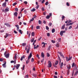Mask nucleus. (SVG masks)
Instances as JSON below:
<instances>
[{
    "mask_svg": "<svg viewBox=\"0 0 78 78\" xmlns=\"http://www.w3.org/2000/svg\"><path fill=\"white\" fill-rule=\"evenodd\" d=\"M31 56H32V53H31L29 55V56H28V60H27L26 61V64H27L29 62V61H30V59L31 58Z\"/></svg>",
    "mask_w": 78,
    "mask_h": 78,
    "instance_id": "f257e3e1",
    "label": "nucleus"
},
{
    "mask_svg": "<svg viewBox=\"0 0 78 78\" xmlns=\"http://www.w3.org/2000/svg\"><path fill=\"white\" fill-rule=\"evenodd\" d=\"M52 66V64H51V62L50 61H48V65L47 66L48 67L50 68V67H51V66Z\"/></svg>",
    "mask_w": 78,
    "mask_h": 78,
    "instance_id": "f03ea898",
    "label": "nucleus"
},
{
    "mask_svg": "<svg viewBox=\"0 0 78 78\" xmlns=\"http://www.w3.org/2000/svg\"><path fill=\"white\" fill-rule=\"evenodd\" d=\"M66 61L68 62L69 61H70L71 60V59H72V57H69L68 59V57H66Z\"/></svg>",
    "mask_w": 78,
    "mask_h": 78,
    "instance_id": "7ed1b4c3",
    "label": "nucleus"
},
{
    "mask_svg": "<svg viewBox=\"0 0 78 78\" xmlns=\"http://www.w3.org/2000/svg\"><path fill=\"white\" fill-rule=\"evenodd\" d=\"M66 33V31L62 30L60 32V34L61 36H62V35H63V33Z\"/></svg>",
    "mask_w": 78,
    "mask_h": 78,
    "instance_id": "20e7f679",
    "label": "nucleus"
},
{
    "mask_svg": "<svg viewBox=\"0 0 78 78\" xmlns=\"http://www.w3.org/2000/svg\"><path fill=\"white\" fill-rule=\"evenodd\" d=\"M20 64H18L16 65H16L14 66V67H16V69H19V67H20Z\"/></svg>",
    "mask_w": 78,
    "mask_h": 78,
    "instance_id": "39448f33",
    "label": "nucleus"
},
{
    "mask_svg": "<svg viewBox=\"0 0 78 78\" xmlns=\"http://www.w3.org/2000/svg\"><path fill=\"white\" fill-rule=\"evenodd\" d=\"M6 51L4 53V55L5 57H6V58H9V54L6 55Z\"/></svg>",
    "mask_w": 78,
    "mask_h": 78,
    "instance_id": "423d86ee",
    "label": "nucleus"
},
{
    "mask_svg": "<svg viewBox=\"0 0 78 78\" xmlns=\"http://www.w3.org/2000/svg\"><path fill=\"white\" fill-rule=\"evenodd\" d=\"M6 62H5L4 63L2 64V66L4 68H6Z\"/></svg>",
    "mask_w": 78,
    "mask_h": 78,
    "instance_id": "0eeeda50",
    "label": "nucleus"
},
{
    "mask_svg": "<svg viewBox=\"0 0 78 78\" xmlns=\"http://www.w3.org/2000/svg\"><path fill=\"white\" fill-rule=\"evenodd\" d=\"M9 36V34H8L7 33H6L5 34V35L4 36V37H5V38H6V37H8V36Z\"/></svg>",
    "mask_w": 78,
    "mask_h": 78,
    "instance_id": "6e6552de",
    "label": "nucleus"
},
{
    "mask_svg": "<svg viewBox=\"0 0 78 78\" xmlns=\"http://www.w3.org/2000/svg\"><path fill=\"white\" fill-rule=\"evenodd\" d=\"M6 2H5L2 5V6H3V7H5V6H6Z\"/></svg>",
    "mask_w": 78,
    "mask_h": 78,
    "instance_id": "1a4fd4ad",
    "label": "nucleus"
},
{
    "mask_svg": "<svg viewBox=\"0 0 78 78\" xmlns=\"http://www.w3.org/2000/svg\"><path fill=\"white\" fill-rule=\"evenodd\" d=\"M4 25H6V26L8 27H11V26L9 25V24L8 23H5L4 24Z\"/></svg>",
    "mask_w": 78,
    "mask_h": 78,
    "instance_id": "9d476101",
    "label": "nucleus"
},
{
    "mask_svg": "<svg viewBox=\"0 0 78 78\" xmlns=\"http://www.w3.org/2000/svg\"><path fill=\"white\" fill-rule=\"evenodd\" d=\"M42 44H43V47H45V45H47V44L44 43V42H43L42 43Z\"/></svg>",
    "mask_w": 78,
    "mask_h": 78,
    "instance_id": "9b49d317",
    "label": "nucleus"
},
{
    "mask_svg": "<svg viewBox=\"0 0 78 78\" xmlns=\"http://www.w3.org/2000/svg\"><path fill=\"white\" fill-rule=\"evenodd\" d=\"M67 69H68V70H69V69H71V66H70V65H69L68 66H67Z\"/></svg>",
    "mask_w": 78,
    "mask_h": 78,
    "instance_id": "f8f14e48",
    "label": "nucleus"
},
{
    "mask_svg": "<svg viewBox=\"0 0 78 78\" xmlns=\"http://www.w3.org/2000/svg\"><path fill=\"white\" fill-rule=\"evenodd\" d=\"M18 13L17 12H15L14 14V16H15L16 17H17V14H18Z\"/></svg>",
    "mask_w": 78,
    "mask_h": 78,
    "instance_id": "ddd939ff",
    "label": "nucleus"
},
{
    "mask_svg": "<svg viewBox=\"0 0 78 78\" xmlns=\"http://www.w3.org/2000/svg\"><path fill=\"white\" fill-rule=\"evenodd\" d=\"M24 58H25V55H23L21 58V59H20L21 61H22V60H23V59H24Z\"/></svg>",
    "mask_w": 78,
    "mask_h": 78,
    "instance_id": "4468645a",
    "label": "nucleus"
},
{
    "mask_svg": "<svg viewBox=\"0 0 78 78\" xmlns=\"http://www.w3.org/2000/svg\"><path fill=\"white\" fill-rule=\"evenodd\" d=\"M58 53H59V55H61V56H62V57H63L64 58V56H63V55L62 54V53H61V52H58Z\"/></svg>",
    "mask_w": 78,
    "mask_h": 78,
    "instance_id": "2eb2a0df",
    "label": "nucleus"
},
{
    "mask_svg": "<svg viewBox=\"0 0 78 78\" xmlns=\"http://www.w3.org/2000/svg\"><path fill=\"white\" fill-rule=\"evenodd\" d=\"M41 57H42V58H44V54L43 52H42L41 54Z\"/></svg>",
    "mask_w": 78,
    "mask_h": 78,
    "instance_id": "dca6fc26",
    "label": "nucleus"
},
{
    "mask_svg": "<svg viewBox=\"0 0 78 78\" xmlns=\"http://www.w3.org/2000/svg\"><path fill=\"white\" fill-rule=\"evenodd\" d=\"M50 16L49 15H48L46 17V19H50Z\"/></svg>",
    "mask_w": 78,
    "mask_h": 78,
    "instance_id": "f3484780",
    "label": "nucleus"
},
{
    "mask_svg": "<svg viewBox=\"0 0 78 78\" xmlns=\"http://www.w3.org/2000/svg\"><path fill=\"white\" fill-rule=\"evenodd\" d=\"M64 28H65V25H63L62 27V30H64Z\"/></svg>",
    "mask_w": 78,
    "mask_h": 78,
    "instance_id": "a211bd4d",
    "label": "nucleus"
},
{
    "mask_svg": "<svg viewBox=\"0 0 78 78\" xmlns=\"http://www.w3.org/2000/svg\"><path fill=\"white\" fill-rule=\"evenodd\" d=\"M32 75L34 76L35 77H36V76H37V75L36 74H34V73L32 74Z\"/></svg>",
    "mask_w": 78,
    "mask_h": 78,
    "instance_id": "6ab92c4d",
    "label": "nucleus"
},
{
    "mask_svg": "<svg viewBox=\"0 0 78 78\" xmlns=\"http://www.w3.org/2000/svg\"><path fill=\"white\" fill-rule=\"evenodd\" d=\"M34 40V38H32L31 40V42H33Z\"/></svg>",
    "mask_w": 78,
    "mask_h": 78,
    "instance_id": "aec40b11",
    "label": "nucleus"
},
{
    "mask_svg": "<svg viewBox=\"0 0 78 78\" xmlns=\"http://www.w3.org/2000/svg\"><path fill=\"white\" fill-rule=\"evenodd\" d=\"M55 29H53L52 30V33H55Z\"/></svg>",
    "mask_w": 78,
    "mask_h": 78,
    "instance_id": "412c9836",
    "label": "nucleus"
},
{
    "mask_svg": "<svg viewBox=\"0 0 78 78\" xmlns=\"http://www.w3.org/2000/svg\"><path fill=\"white\" fill-rule=\"evenodd\" d=\"M36 11V9H35L34 8L31 10V11H32V12H34V11Z\"/></svg>",
    "mask_w": 78,
    "mask_h": 78,
    "instance_id": "4be33fe9",
    "label": "nucleus"
},
{
    "mask_svg": "<svg viewBox=\"0 0 78 78\" xmlns=\"http://www.w3.org/2000/svg\"><path fill=\"white\" fill-rule=\"evenodd\" d=\"M63 66V63L62 62L61 63V65L60 66V67L61 69H62Z\"/></svg>",
    "mask_w": 78,
    "mask_h": 78,
    "instance_id": "5701e85b",
    "label": "nucleus"
},
{
    "mask_svg": "<svg viewBox=\"0 0 78 78\" xmlns=\"http://www.w3.org/2000/svg\"><path fill=\"white\" fill-rule=\"evenodd\" d=\"M39 47V45H37L36 47L34 48V49H36Z\"/></svg>",
    "mask_w": 78,
    "mask_h": 78,
    "instance_id": "b1692460",
    "label": "nucleus"
},
{
    "mask_svg": "<svg viewBox=\"0 0 78 78\" xmlns=\"http://www.w3.org/2000/svg\"><path fill=\"white\" fill-rule=\"evenodd\" d=\"M19 32L21 34H22V30H19Z\"/></svg>",
    "mask_w": 78,
    "mask_h": 78,
    "instance_id": "393cba45",
    "label": "nucleus"
},
{
    "mask_svg": "<svg viewBox=\"0 0 78 78\" xmlns=\"http://www.w3.org/2000/svg\"><path fill=\"white\" fill-rule=\"evenodd\" d=\"M5 11L7 12L9 11V9L8 8H6L5 9Z\"/></svg>",
    "mask_w": 78,
    "mask_h": 78,
    "instance_id": "a878e982",
    "label": "nucleus"
},
{
    "mask_svg": "<svg viewBox=\"0 0 78 78\" xmlns=\"http://www.w3.org/2000/svg\"><path fill=\"white\" fill-rule=\"evenodd\" d=\"M34 20V18H32L30 20V22H33Z\"/></svg>",
    "mask_w": 78,
    "mask_h": 78,
    "instance_id": "bb28decb",
    "label": "nucleus"
},
{
    "mask_svg": "<svg viewBox=\"0 0 78 78\" xmlns=\"http://www.w3.org/2000/svg\"><path fill=\"white\" fill-rule=\"evenodd\" d=\"M75 65V63H73L72 65V67H74Z\"/></svg>",
    "mask_w": 78,
    "mask_h": 78,
    "instance_id": "cd10ccee",
    "label": "nucleus"
},
{
    "mask_svg": "<svg viewBox=\"0 0 78 78\" xmlns=\"http://www.w3.org/2000/svg\"><path fill=\"white\" fill-rule=\"evenodd\" d=\"M31 35L32 36H34V32L32 33Z\"/></svg>",
    "mask_w": 78,
    "mask_h": 78,
    "instance_id": "c85d7f7f",
    "label": "nucleus"
},
{
    "mask_svg": "<svg viewBox=\"0 0 78 78\" xmlns=\"http://www.w3.org/2000/svg\"><path fill=\"white\" fill-rule=\"evenodd\" d=\"M56 46L57 47H59V44H57L56 45Z\"/></svg>",
    "mask_w": 78,
    "mask_h": 78,
    "instance_id": "c756f323",
    "label": "nucleus"
},
{
    "mask_svg": "<svg viewBox=\"0 0 78 78\" xmlns=\"http://www.w3.org/2000/svg\"><path fill=\"white\" fill-rule=\"evenodd\" d=\"M26 43H23L22 44V45L23 46V47H24L25 45H26Z\"/></svg>",
    "mask_w": 78,
    "mask_h": 78,
    "instance_id": "7c9ffc66",
    "label": "nucleus"
},
{
    "mask_svg": "<svg viewBox=\"0 0 78 78\" xmlns=\"http://www.w3.org/2000/svg\"><path fill=\"white\" fill-rule=\"evenodd\" d=\"M36 28L37 30H38L39 29H40V26H37Z\"/></svg>",
    "mask_w": 78,
    "mask_h": 78,
    "instance_id": "2f4dec72",
    "label": "nucleus"
},
{
    "mask_svg": "<svg viewBox=\"0 0 78 78\" xmlns=\"http://www.w3.org/2000/svg\"><path fill=\"white\" fill-rule=\"evenodd\" d=\"M77 73H78V71H77L75 72L74 74V75H77Z\"/></svg>",
    "mask_w": 78,
    "mask_h": 78,
    "instance_id": "473e14b6",
    "label": "nucleus"
},
{
    "mask_svg": "<svg viewBox=\"0 0 78 78\" xmlns=\"http://www.w3.org/2000/svg\"><path fill=\"white\" fill-rule=\"evenodd\" d=\"M36 57H37V58H38V59H39V55L38 54H37V55H36Z\"/></svg>",
    "mask_w": 78,
    "mask_h": 78,
    "instance_id": "72a5a7b5",
    "label": "nucleus"
},
{
    "mask_svg": "<svg viewBox=\"0 0 78 78\" xmlns=\"http://www.w3.org/2000/svg\"><path fill=\"white\" fill-rule=\"evenodd\" d=\"M39 5H37V6H36V9H38V8H39Z\"/></svg>",
    "mask_w": 78,
    "mask_h": 78,
    "instance_id": "f704fd0d",
    "label": "nucleus"
},
{
    "mask_svg": "<svg viewBox=\"0 0 78 78\" xmlns=\"http://www.w3.org/2000/svg\"><path fill=\"white\" fill-rule=\"evenodd\" d=\"M29 51H30V50H29V49H28L27 51V53H29V52H30Z\"/></svg>",
    "mask_w": 78,
    "mask_h": 78,
    "instance_id": "c9c22d12",
    "label": "nucleus"
},
{
    "mask_svg": "<svg viewBox=\"0 0 78 78\" xmlns=\"http://www.w3.org/2000/svg\"><path fill=\"white\" fill-rule=\"evenodd\" d=\"M58 59L59 61V63L61 64V58H58Z\"/></svg>",
    "mask_w": 78,
    "mask_h": 78,
    "instance_id": "e433bc0d",
    "label": "nucleus"
},
{
    "mask_svg": "<svg viewBox=\"0 0 78 78\" xmlns=\"http://www.w3.org/2000/svg\"><path fill=\"white\" fill-rule=\"evenodd\" d=\"M38 23L39 24H41V23H42V22H41L40 20L38 21Z\"/></svg>",
    "mask_w": 78,
    "mask_h": 78,
    "instance_id": "4c0bfd02",
    "label": "nucleus"
},
{
    "mask_svg": "<svg viewBox=\"0 0 78 78\" xmlns=\"http://www.w3.org/2000/svg\"><path fill=\"white\" fill-rule=\"evenodd\" d=\"M16 4H17V3L16 2H15L13 4L12 6H15V5H16Z\"/></svg>",
    "mask_w": 78,
    "mask_h": 78,
    "instance_id": "58836bf2",
    "label": "nucleus"
},
{
    "mask_svg": "<svg viewBox=\"0 0 78 78\" xmlns=\"http://www.w3.org/2000/svg\"><path fill=\"white\" fill-rule=\"evenodd\" d=\"M73 23H74V22H72V23H69V25H73Z\"/></svg>",
    "mask_w": 78,
    "mask_h": 78,
    "instance_id": "ea45409f",
    "label": "nucleus"
},
{
    "mask_svg": "<svg viewBox=\"0 0 78 78\" xmlns=\"http://www.w3.org/2000/svg\"><path fill=\"white\" fill-rule=\"evenodd\" d=\"M58 64V61H56L55 62V65H57Z\"/></svg>",
    "mask_w": 78,
    "mask_h": 78,
    "instance_id": "a19ab883",
    "label": "nucleus"
},
{
    "mask_svg": "<svg viewBox=\"0 0 78 78\" xmlns=\"http://www.w3.org/2000/svg\"><path fill=\"white\" fill-rule=\"evenodd\" d=\"M62 20H64V18H65V16H63L62 17Z\"/></svg>",
    "mask_w": 78,
    "mask_h": 78,
    "instance_id": "79ce46f5",
    "label": "nucleus"
},
{
    "mask_svg": "<svg viewBox=\"0 0 78 78\" xmlns=\"http://www.w3.org/2000/svg\"><path fill=\"white\" fill-rule=\"evenodd\" d=\"M46 30H48V29H49V27H48V26H46Z\"/></svg>",
    "mask_w": 78,
    "mask_h": 78,
    "instance_id": "37998d69",
    "label": "nucleus"
},
{
    "mask_svg": "<svg viewBox=\"0 0 78 78\" xmlns=\"http://www.w3.org/2000/svg\"><path fill=\"white\" fill-rule=\"evenodd\" d=\"M51 42H52V43H55V41H54L53 40H51Z\"/></svg>",
    "mask_w": 78,
    "mask_h": 78,
    "instance_id": "c03bdc74",
    "label": "nucleus"
},
{
    "mask_svg": "<svg viewBox=\"0 0 78 78\" xmlns=\"http://www.w3.org/2000/svg\"><path fill=\"white\" fill-rule=\"evenodd\" d=\"M23 3H25V4L26 5L28 4V2H27V1H25V2H23Z\"/></svg>",
    "mask_w": 78,
    "mask_h": 78,
    "instance_id": "a18cd8bd",
    "label": "nucleus"
},
{
    "mask_svg": "<svg viewBox=\"0 0 78 78\" xmlns=\"http://www.w3.org/2000/svg\"><path fill=\"white\" fill-rule=\"evenodd\" d=\"M66 5L68 6H69V2H67L66 3Z\"/></svg>",
    "mask_w": 78,
    "mask_h": 78,
    "instance_id": "49530a36",
    "label": "nucleus"
},
{
    "mask_svg": "<svg viewBox=\"0 0 78 78\" xmlns=\"http://www.w3.org/2000/svg\"><path fill=\"white\" fill-rule=\"evenodd\" d=\"M51 48L50 46H49L48 48V50H50V48Z\"/></svg>",
    "mask_w": 78,
    "mask_h": 78,
    "instance_id": "de8ad7c7",
    "label": "nucleus"
},
{
    "mask_svg": "<svg viewBox=\"0 0 78 78\" xmlns=\"http://www.w3.org/2000/svg\"><path fill=\"white\" fill-rule=\"evenodd\" d=\"M17 58V55H15V56H14V58L15 59H16V58Z\"/></svg>",
    "mask_w": 78,
    "mask_h": 78,
    "instance_id": "09e8293b",
    "label": "nucleus"
},
{
    "mask_svg": "<svg viewBox=\"0 0 78 78\" xmlns=\"http://www.w3.org/2000/svg\"><path fill=\"white\" fill-rule=\"evenodd\" d=\"M3 61V58H0V61H1V62H2Z\"/></svg>",
    "mask_w": 78,
    "mask_h": 78,
    "instance_id": "8fccbe9b",
    "label": "nucleus"
},
{
    "mask_svg": "<svg viewBox=\"0 0 78 78\" xmlns=\"http://www.w3.org/2000/svg\"><path fill=\"white\" fill-rule=\"evenodd\" d=\"M72 28V26H70L69 28V30L71 29V28Z\"/></svg>",
    "mask_w": 78,
    "mask_h": 78,
    "instance_id": "3c124183",
    "label": "nucleus"
},
{
    "mask_svg": "<svg viewBox=\"0 0 78 78\" xmlns=\"http://www.w3.org/2000/svg\"><path fill=\"white\" fill-rule=\"evenodd\" d=\"M48 2H46L45 3V5H48Z\"/></svg>",
    "mask_w": 78,
    "mask_h": 78,
    "instance_id": "603ef678",
    "label": "nucleus"
},
{
    "mask_svg": "<svg viewBox=\"0 0 78 78\" xmlns=\"http://www.w3.org/2000/svg\"><path fill=\"white\" fill-rule=\"evenodd\" d=\"M34 58H32L31 60V62H33V61H34Z\"/></svg>",
    "mask_w": 78,
    "mask_h": 78,
    "instance_id": "864d4df0",
    "label": "nucleus"
},
{
    "mask_svg": "<svg viewBox=\"0 0 78 78\" xmlns=\"http://www.w3.org/2000/svg\"><path fill=\"white\" fill-rule=\"evenodd\" d=\"M43 23H44V24H45V23H46V22H45V21L44 20L43 22Z\"/></svg>",
    "mask_w": 78,
    "mask_h": 78,
    "instance_id": "5fc2aeb1",
    "label": "nucleus"
},
{
    "mask_svg": "<svg viewBox=\"0 0 78 78\" xmlns=\"http://www.w3.org/2000/svg\"><path fill=\"white\" fill-rule=\"evenodd\" d=\"M47 56H48V57H49V56H50V54H49V53H47Z\"/></svg>",
    "mask_w": 78,
    "mask_h": 78,
    "instance_id": "6e6d98bb",
    "label": "nucleus"
},
{
    "mask_svg": "<svg viewBox=\"0 0 78 78\" xmlns=\"http://www.w3.org/2000/svg\"><path fill=\"white\" fill-rule=\"evenodd\" d=\"M47 36L49 37L50 36V34L49 33H48L47 34Z\"/></svg>",
    "mask_w": 78,
    "mask_h": 78,
    "instance_id": "4d7b16f0",
    "label": "nucleus"
},
{
    "mask_svg": "<svg viewBox=\"0 0 78 78\" xmlns=\"http://www.w3.org/2000/svg\"><path fill=\"white\" fill-rule=\"evenodd\" d=\"M52 23H49V25L50 26H51V25H52Z\"/></svg>",
    "mask_w": 78,
    "mask_h": 78,
    "instance_id": "13d9d810",
    "label": "nucleus"
},
{
    "mask_svg": "<svg viewBox=\"0 0 78 78\" xmlns=\"http://www.w3.org/2000/svg\"><path fill=\"white\" fill-rule=\"evenodd\" d=\"M15 11H18V8H16L15 9Z\"/></svg>",
    "mask_w": 78,
    "mask_h": 78,
    "instance_id": "bf43d9fd",
    "label": "nucleus"
},
{
    "mask_svg": "<svg viewBox=\"0 0 78 78\" xmlns=\"http://www.w3.org/2000/svg\"><path fill=\"white\" fill-rule=\"evenodd\" d=\"M25 68V65H24L23 67V70H24V69Z\"/></svg>",
    "mask_w": 78,
    "mask_h": 78,
    "instance_id": "052dcab7",
    "label": "nucleus"
},
{
    "mask_svg": "<svg viewBox=\"0 0 78 78\" xmlns=\"http://www.w3.org/2000/svg\"><path fill=\"white\" fill-rule=\"evenodd\" d=\"M33 70H34V71H35L36 70V69H35V67L33 68Z\"/></svg>",
    "mask_w": 78,
    "mask_h": 78,
    "instance_id": "680f3d73",
    "label": "nucleus"
},
{
    "mask_svg": "<svg viewBox=\"0 0 78 78\" xmlns=\"http://www.w3.org/2000/svg\"><path fill=\"white\" fill-rule=\"evenodd\" d=\"M42 9L43 11H44L45 10V9H44V7H42Z\"/></svg>",
    "mask_w": 78,
    "mask_h": 78,
    "instance_id": "e2e57ef3",
    "label": "nucleus"
},
{
    "mask_svg": "<svg viewBox=\"0 0 78 78\" xmlns=\"http://www.w3.org/2000/svg\"><path fill=\"white\" fill-rule=\"evenodd\" d=\"M15 27H16L17 28L19 27V26L18 25H16Z\"/></svg>",
    "mask_w": 78,
    "mask_h": 78,
    "instance_id": "0e129e2a",
    "label": "nucleus"
},
{
    "mask_svg": "<svg viewBox=\"0 0 78 78\" xmlns=\"http://www.w3.org/2000/svg\"><path fill=\"white\" fill-rule=\"evenodd\" d=\"M36 5H38V2H36Z\"/></svg>",
    "mask_w": 78,
    "mask_h": 78,
    "instance_id": "69168bd1",
    "label": "nucleus"
},
{
    "mask_svg": "<svg viewBox=\"0 0 78 78\" xmlns=\"http://www.w3.org/2000/svg\"><path fill=\"white\" fill-rule=\"evenodd\" d=\"M78 25H77V27H76L75 28V29H78Z\"/></svg>",
    "mask_w": 78,
    "mask_h": 78,
    "instance_id": "338daca9",
    "label": "nucleus"
},
{
    "mask_svg": "<svg viewBox=\"0 0 78 78\" xmlns=\"http://www.w3.org/2000/svg\"><path fill=\"white\" fill-rule=\"evenodd\" d=\"M54 78H57V76H54Z\"/></svg>",
    "mask_w": 78,
    "mask_h": 78,
    "instance_id": "774afa93",
    "label": "nucleus"
}]
</instances>
